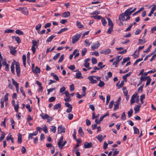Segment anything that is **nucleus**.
I'll return each mask as SVG.
<instances>
[{"label": "nucleus", "mask_w": 156, "mask_h": 156, "mask_svg": "<svg viewBox=\"0 0 156 156\" xmlns=\"http://www.w3.org/2000/svg\"><path fill=\"white\" fill-rule=\"evenodd\" d=\"M64 100L65 101L67 102L65 103L66 106L68 108L66 110V112L67 113H70L72 111V105L69 103L67 102H69L71 100L70 99V96H66L64 98Z\"/></svg>", "instance_id": "1"}, {"label": "nucleus", "mask_w": 156, "mask_h": 156, "mask_svg": "<svg viewBox=\"0 0 156 156\" xmlns=\"http://www.w3.org/2000/svg\"><path fill=\"white\" fill-rule=\"evenodd\" d=\"M137 96V94H135L132 95L131 99L130 104L131 105H132L135 102L137 103H139V97Z\"/></svg>", "instance_id": "2"}, {"label": "nucleus", "mask_w": 156, "mask_h": 156, "mask_svg": "<svg viewBox=\"0 0 156 156\" xmlns=\"http://www.w3.org/2000/svg\"><path fill=\"white\" fill-rule=\"evenodd\" d=\"M132 9V7L127 9L123 13H122L124 14V15L126 16V20H129L130 19V15L132 13L131 12V10Z\"/></svg>", "instance_id": "3"}, {"label": "nucleus", "mask_w": 156, "mask_h": 156, "mask_svg": "<svg viewBox=\"0 0 156 156\" xmlns=\"http://www.w3.org/2000/svg\"><path fill=\"white\" fill-rule=\"evenodd\" d=\"M81 34H76L75 35L72 37V42L73 44H75L76 42L78 41L79 39L80 36H81Z\"/></svg>", "instance_id": "4"}, {"label": "nucleus", "mask_w": 156, "mask_h": 156, "mask_svg": "<svg viewBox=\"0 0 156 156\" xmlns=\"http://www.w3.org/2000/svg\"><path fill=\"white\" fill-rule=\"evenodd\" d=\"M63 141V136H62L59 140V148L60 149L62 148L64 146L66 143V141L65 140L64 141L63 143H62Z\"/></svg>", "instance_id": "5"}, {"label": "nucleus", "mask_w": 156, "mask_h": 156, "mask_svg": "<svg viewBox=\"0 0 156 156\" xmlns=\"http://www.w3.org/2000/svg\"><path fill=\"white\" fill-rule=\"evenodd\" d=\"M16 69L17 76L20 77V67L19 64L17 62L16 64Z\"/></svg>", "instance_id": "6"}, {"label": "nucleus", "mask_w": 156, "mask_h": 156, "mask_svg": "<svg viewBox=\"0 0 156 156\" xmlns=\"http://www.w3.org/2000/svg\"><path fill=\"white\" fill-rule=\"evenodd\" d=\"M95 78V76H89L88 77V79L90 81V83L93 84L94 83H97V81L94 79Z\"/></svg>", "instance_id": "7"}, {"label": "nucleus", "mask_w": 156, "mask_h": 156, "mask_svg": "<svg viewBox=\"0 0 156 156\" xmlns=\"http://www.w3.org/2000/svg\"><path fill=\"white\" fill-rule=\"evenodd\" d=\"M126 16L122 13L119 16V19L121 23H122L123 21H126L128 20H126Z\"/></svg>", "instance_id": "8"}, {"label": "nucleus", "mask_w": 156, "mask_h": 156, "mask_svg": "<svg viewBox=\"0 0 156 156\" xmlns=\"http://www.w3.org/2000/svg\"><path fill=\"white\" fill-rule=\"evenodd\" d=\"M111 52V49L108 48L105 50H102L100 52V53L101 54H103L105 55H106L109 53Z\"/></svg>", "instance_id": "9"}, {"label": "nucleus", "mask_w": 156, "mask_h": 156, "mask_svg": "<svg viewBox=\"0 0 156 156\" xmlns=\"http://www.w3.org/2000/svg\"><path fill=\"white\" fill-rule=\"evenodd\" d=\"M141 106V104H140L138 105H136L134 107V109L135 113H138L140 111V108Z\"/></svg>", "instance_id": "10"}, {"label": "nucleus", "mask_w": 156, "mask_h": 156, "mask_svg": "<svg viewBox=\"0 0 156 156\" xmlns=\"http://www.w3.org/2000/svg\"><path fill=\"white\" fill-rule=\"evenodd\" d=\"M59 132H60V133H65L66 132L65 127L62 125L59 126Z\"/></svg>", "instance_id": "11"}, {"label": "nucleus", "mask_w": 156, "mask_h": 156, "mask_svg": "<svg viewBox=\"0 0 156 156\" xmlns=\"http://www.w3.org/2000/svg\"><path fill=\"white\" fill-rule=\"evenodd\" d=\"M84 146L85 148H90L92 147V143L91 142L87 143L86 142L84 144Z\"/></svg>", "instance_id": "12"}, {"label": "nucleus", "mask_w": 156, "mask_h": 156, "mask_svg": "<svg viewBox=\"0 0 156 156\" xmlns=\"http://www.w3.org/2000/svg\"><path fill=\"white\" fill-rule=\"evenodd\" d=\"M100 45V44L99 42H98L97 43L95 44L92 46L91 48L92 50H94L95 49L98 48Z\"/></svg>", "instance_id": "13"}, {"label": "nucleus", "mask_w": 156, "mask_h": 156, "mask_svg": "<svg viewBox=\"0 0 156 156\" xmlns=\"http://www.w3.org/2000/svg\"><path fill=\"white\" fill-rule=\"evenodd\" d=\"M62 16L63 17H67L70 16V12L69 11L65 12L62 14Z\"/></svg>", "instance_id": "14"}, {"label": "nucleus", "mask_w": 156, "mask_h": 156, "mask_svg": "<svg viewBox=\"0 0 156 156\" xmlns=\"http://www.w3.org/2000/svg\"><path fill=\"white\" fill-rule=\"evenodd\" d=\"M90 61V58H87L85 60V63L84 64V66L85 67L87 68L89 66V63L88 62Z\"/></svg>", "instance_id": "15"}, {"label": "nucleus", "mask_w": 156, "mask_h": 156, "mask_svg": "<svg viewBox=\"0 0 156 156\" xmlns=\"http://www.w3.org/2000/svg\"><path fill=\"white\" fill-rule=\"evenodd\" d=\"M32 71L34 73H39L40 72V69L37 66H36L35 68L32 69Z\"/></svg>", "instance_id": "16"}, {"label": "nucleus", "mask_w": 156, "mask_h": 156, "mask_svg": "<svg viewBox=\"0 0 156 156\" xmlns=\"http://www.w3.org/2000/svg\"><path fill=\"white\" fill-rule=\"evenodd\" d=\"M21 12L24 14L26 15H27L28 14V9L26 7L23 8Z\"/></svg>", "instance_id": "17"}, {"label": "nucleus", "mask_w": 156, "mask_h": 156, "mask_svg": "<svg viewBox=\"0 0 156 156\" xmlns=\"http://www.w3.org/2000/svg\"><path fill=\"white\" fill-rule=\"evenodd\" d=\"M76 25L79 28H82L84 27V26L78 21H77L76 22Z\"/></svg>", "instance_id": "18"}, {"label": "nucleus", "mask_w": 156, "mask_h": 156, "mask_svg": "<svg viewBox=\"0 0 156 156\" xmlns=\"http://www.w3.org/2000/svg\"><path fill=\"white\" fill-rule=\"evenodd\" d=\"M75 77L77 79H82L83 78V77L82 76L81 73L80 72L77 73H76Z\"/></svg>", "instance_id": "19"}, {"label": "nucleus", "mask_w": 156, "mask_h": 156, "mask_svg": "<svg viewBox=\"0 0 156 156\" xmlns=\"http://www.w3.org/2000/svg\"><path fill=\"white\" fill-rule=\"evenodd\" d=\"M14 65L15 63L14 62H12V63L11 66L10 67L11 72L13 74H15L14 66Z\"/></svg>", "instance_id": "20"}, {"label": "nucleus", "mask_w": 156, "mask_h": 156, "mask_svg": "<svg viewBox=\"0 0 156 156\" xmlns=\"http://www.w3.org/2000/svg\"><path fill=\"white\" fill-rule=\"evenodd\" d=\"M17 136L18 137V142L20 144L22 142L21 135L20 133H18Z\"/></svg>", "instance_id": "21"}, {"label": "nucleus", "mask_w": 156, "mask_h": 156, "mask_svg": "<svg viewBox=\"0 0 156 156\" xmlns=\"http://www.w3.org/2000/svg\"><path fill=\"white\" fill-rule=\"evenodd\" d=\"M19 102L17 101V102L16 104L14 106L15 110L16 112H18V110L19 108Z\"/></svg>", "instance_id": "22"}, {"label": "nucleus", "mask_w": 156, "mask_h": 156, "mask_svg": "<svg viewBox=\"0 0 156 156\" xmlns=\"http://www.w3.org/2000/svg\"><path fill=\"white\" fill-rule=\"evenodd\" d=\"M40 116L41 117V118L44 119H46L48 117V115L47 114H44V113H41L40 115Z\"/></svg>", "instance_id": "23"}, {"label": "nucleus", "mask_w": 156, "mask_h": 156, "mask_svg": "<svg viewBox=\"0 0 156 156\" xmlns=\"http://www.w3.org/2000/svg\"><path fill=\"white\" fill-rule=\"evenodd\" d=\"M131 73V72H129L128 73L122 76V78H123V80H126L127 79V78L130 75Z\"/></svg>", "instance_id": "24"}, {"label": "nucleus", "mask_w": 156, "mask_h": 156, "mask_svg": "<svg viewBox=\"0 0 156 156\" xmlns=\"http://www.w3.org/2000/svg\"><path fill=\"white\" fill-rule=\"evenodd\" d=\"M108 21V25L109 26H110V27H113V24L111 20V19L110 18H107Z\"/></svg>", "instance_id": "25"}, {"label": "nucleus", "mask_w": 156, "mask_h": 156, "mask_svg": "<svg viewBox=\"0 0 156 156\" xmlns=\"http://www.w3.org/2000/svg\"><path fill=\"white\" fill-rule=\"evenodd\" d=\"M16 34L20 35H23L24 34L23 31L20 30H17L15 31Z\"/></svg>", "instance_id": "26"}, {"label": "nucleus", "mask_w": 156, "mask_h": 156, "mask_svg": "<svg viewBox=\"0 0 156 156\" xmlns=\"http://www.w3.org/2000/svg\"><path fill=\"white\" fill-rule=\"evenodd\" d=\"M12 84L15 86L16 87H19V84L13 78H12Z\"/></svg>", "instance_id": "27"}, {"label": "nucleus", "mask_w": 156, "mask_h": 156, "mask_svg": "<svg viewBox=\"0 0 156 156\" xmlns=\"http://www.w3.org/2000/svg\"><path fill=\"white\" fill-rule=\"evenodd\" d=\"M105 84V83L104 82L102 81L101 80H100V83L98 86L101 87H102L104 86Z\"/></svg>", "instance_id": "28"}, {"label": "nucleus", "mask_w": 156, "mask_h": 156, "mask_svg": "<svg viewBox=\"0 0 156 156\" xmlns=\"http://www.w3.org/2000/svg\"><path fill=\"white\" fill-rule=\"evenodd\" d=\"M150 76H147L146 77L144 76V77H140V80H142V81H145L147 80L148 79L150 78Z\"/></svg>", "instance_id": "29"}, {"label": "nucleus", "mask_w": 156, "mask_h": 156, "mask_svg": "<svg viewBox=\"0 0 156 156\" xmlns=\"http://www.w3.org/2000/svg\"><path fill=\"white\" fill-rule=\"evenodd\" d=\"M133 128L134 131V133L139 134V131L138 129L135 126L133 127Z\"/></svg>", "instance_id": "30"}, {"label": "nucleus", "mask_w": 156, "mask_h": 156, "mask_svg": "<svg viewBox=\"0 0 156 156\" xmlns=\"http://www.w3.org/2000/svg\"><path fill=\"white\" fill-rule=\"evenodd\" d=\"M133 112V110L132 108H131L130 110L128 112V116L129 118H130L132 116Z\"/></svg>", "instance_id": "31"}, {"label": "nucleus", "mask_w": 156, "mask_h": 156, "mask_svg": "<svg viewBox=\"0 0 156 156\" xmlns=\"http://www.w3.org/2000/svg\"><path fill=\"white\" fill-rule=\"evenodd\" d=\"M55 37V36L54 35H51V36L49 37L47 39L46 41L47 42H49L51 41L52 39Z\"/></svg>", "instance_id": "32"}, {"label": "nucleus", "mask_w": 156, "mask_h": 156, "mask_svg": "<svg viewBox=\"0 0 156 156\" xmlns=\"http://www.w3.org/2000/svg\"><path fill=\"white\" fill-rule=\"evenodd\" d=\"M78 133L81 136H83L84 135L82 131V128L80 127H79V128Z\"/></svg>", "instance_id": "33"}, {"label": "nucleus", "mask_w": 156, "mask_h": 156, "mask_svg": "<svg viewBox=\"0 0 156 156\" xmlns=\"http://www.w3.org/2000/svg\"><path fill=\"white\" fill-rule=\"evenodd\" d=\"M87 51V49L86 48H84L82 50V56L84 55Z\"/></svg>", "instance_id": "34"}, {"label": "nucleus", "mask_w": 156, "mask_h": 156, "mask_svg": "<svg viewBox=\"0 0 156 156\" xmlns=\"http://www.w3.org/2000/svg\"><path fill=\"white\" fill-rule=\"evenodd\" d=\"M101 18L102 23L104 26H105L107 23L106 20L105 18Z\"/></svg>", "instance_id": "35"}, {"label": "nucleus", "mask_w": 156, "mask_h": 156, "mask_svg": "<svg viewBox=\"0 0 156 156\" xmlns=\"http://www.w3.org/2000/svg\"><path fill=\"white\" fill-rule=\"evenodd\" d=\"M9 94L8 93H6L4 97V98L3 99L5 101H7L8 99V96Z\"/></svg>", "instance_id": "36"}, {"label": "nucleus", "mask_w": 156, "mask_h": 156, "mask_svg": "<svg viewBox=\"0 0 156 156\" xmlns=\"http://www.w3.org/2000/svg\"><path fill=\"white\" fill-rule=\"evenodd\" d=\"M68 30V28H64L62 29H61L59 31V34H61L62 33L64 32L65 31L67 30Z\"/></svg>", "instance_id": "37"}, {"label": "nucleus", "mask_w": 156, "mask_h": 156, "mask_svg": "<svg viewBox=\"0 0 156 156\" xmlns=\"http://www.w3.org/2000/svg\"><path fill=\"white\" fill-rule=\"evenodd\" d=\"M14 31V30L12 29H6L5 30V33H12Z\"/></svg>", "instance_id": "38"}, {"label": "nucleus", "mask_w": 156, "mask_h": 156, "mask_svg": "<svg viewBox=\"0 0 156 156\" xmlns=\"http://www.w3.org/2000/svg\"><path fill=\"white\" fill-rule=\"evenodd\" d=\"M5 133H2L0 138V141H1L4 139L5 136Z\"/></svg>", "instance_id": "39"}, {"label": "nucleus", "mask_w": 156, "mask_h": 156, "mask_svg": "<svg viewBox=\"0 0 156 156\" xmlns=\"http://www.w3.org/2000/svg\"><path fill=\"white\" fill-rule=\"evenodd\" d=\"M121 118L122 120H125L126 119V115L125 112H123L122 114Z\"/></svg>", "instance_id": "40"}, {"label": "nucleus", "mask_w": 156, "mask_h": 156, "mask_svg": "<svg viewBox=\"0 0 156 156\" xmlns=\"http://www.w3.org/2000/svg\"><path fill=\"white\" fill-rule=\"evenodd\" d=\"M102 136L101 135L99 134L96 136V138L99 140L101 141L102 140Z\"/></svg>", "instance_id": "41"}, {"label": "nucleus", "mask_w": 156, "mask_h": 156, "mask_svg": "<svg viewBox=\"0 0 156 156\" xmlns=\"http://www.w3.org/2000/svg\"><path fill=\"white\" fill-rule=\"evenodd\" d=\"M84 42L86 44V46H89L90 44V42L88 40H86L84 41Z\"/></svg>", "instance_id": "42"}, {"label": "nucleus", "mask_w": 156, "mask_h": 156, "mask_svg": "<svg viewBox=\"0 0 156 156\" xmlns=\"http://www.w3.org/2000/svg\"><path fill=\"white\" fill-rule=\"evenodd\" d=\"M27 151V150L25 148V147H24L23 146L22 147L21 151L22 154H23L26 153V152Z\"/></svg>", "instance_id": "43"}, {"label": "nucleus", "mask_w": 156, "mask_h": 156, "mask_svg": "<svg viewBox=\"0 0 156 156\" xmlns=\"http://www.w3.org/2000/svg\"><path fill=\"white\" fill-rule=\"evenodd\" d=\"M4 101H5L4 100L3 98H1V100L0 102H1V108H3L4 107Z\"/></svg>", "instance_id": "44"}, {"label": "nucleus", "mask_w": 156, "mask_h": 156, "mask_svg": "<svg viewBox=\"0 0 156 156\" xmlns=\"http://www.w3.org/2000/svg\"><path fill=\"white\" fill-rule=\"evenodd\" d=\"M51 131L53 132L54 133H55L56 131V127L54 126H51Z\"/></svg>", "instance_id": "45"}, {"label": "nucleus", "mask_w": 156, "mask_h": 156, "mask_svg": "<svg viewBox=\"0 0 156 156\" xmlns=\"http://www.w3.org/2000/svg\"><path fill=\"white\" fill-rule=\"evenodd\" d=\"M91 17L95 19L98 20H100L102 18L100 16H91Z\"/></svg>", "instance_id": "46"}, {"label": "nucleus", "mask_w": 156, "mask_h": 156, "mask_svg": "<svg viewBox=\"0 0 156 156\" xmlns=\"http://www.w3.org/2000/svg\"><path fill=\"white\" fill-rule=\"evenodd\" d=\"M55 98L54 97H50L48 99V101L50 102H53L55 101Z\"/></svg>", "instance_id": "47"}, {"label": "nucleus", "mask_w": 156, "mask_h": 156, "mask_svg": "<svg viewBox=\"0 0 156 156\" xmlns=\"http://www.w3.org/2000/svg\"><path fill=\"white\" fill-rule=\"evenodd\" d=\"M51 75L56 80H58V76L56 75H55L54 73H52L51 74Z\"/></svg>", "instance_id": "48"}, {"label": "nucleus", "mask_w": 156, "mask_h": 156, "mask_svg": "<svg viewBox=\"0 0 156 156\" xmlns=\"http://www.w3.org/2000/svg\"><path fill=\"white\" fill-rule=\"evenodd\" d=\"M15 41H17V43L18 44L21 42V40L20 38L19 37H16L15 38Z\"/></svg>", "instance_id": "49"}, {"label": "nucleus", "mask_w": 156, "mask_h": 156, "mask_svg": "<svg viewBox=\"0 0 156 156\" xmlns=\"http://www.w3.org/2000/svg\"><path fill=\"white\" fill-rule=\"evenodd\" d=\"M143 60V59L142 58H140L139 59H137L135 62V63H134L133 65H136L138 62L142 61Z\"/></svg>", "instance_id": "50"}, {"label": "nucleus", "mask_w": 156, "mask_h": 156, "mask_svg": "<svg viewBox=\"0 0 156 156\" xmlns=\"http://www.w3.org/2000/svg\"><path fill=\"white\" fill-rule=\"evenodd\" d=\"M73 138L76 141H77L76 136V130L75 129L74 130V132H73Z\"/></svg>", "instance_id": "51"}, {"label": "nucleus", "mask_w": 156, "mask_h": 156, "mask_svg": "<svg viewBox=\"0 0 156 156\" xmlns=\"http://www.w3.org/2000/svg\"><path fill=\"white\" fill-rule=\"evenodd\" d=\"M129 59L130 58L129 57L124 58L122 63H125L127 61H129Z\"/></svg>", "instance_id": "52"}, {"label": "nucleus", "mask_w": 156, "mask_h": 156, "mask_svg": "<svg viewBox=\"0 0 156 156\" xmlns=\"http://www.w3.org/2000/svg\"><path fill=\"white\" fill-rule=\"evenodd\" d=\"M151 79L150 78H150H149V79H148L147 80V81L146 83V87L147 86H148V85H149L150 84V83L151 81Z\"/></svg>", "instance_id": "53"}, {"label": "nucleus", "mask_w": 156, "mask_h": 156, "mask_svg": "<svg viewBox=\"0 0 156 156\" xmlns=\"http://www.w3.org/2000/svg\"><path fill=\"white\" fill-rule=\"evenodd\" d=\"M119 60H116L115 62H114L113 64H112V65H115V67H117V65L119 64Z\"/></svg>", "instance_id": "54"}, {"label": "nucleus", "mask_w": 156, "mask_h": 156, "mask_svg": "<svg viewBox=\"0 0 156 156\" xmlns=\"http://www.w3.org/2000/svg\"><path fill=\"white\" fill-rule=\"evenodd\" d=\"M108 146V144L107 143L106 141L104 142V143L103 149L104 150L106 149L107 147Z\"/></svg>", "instance_id": "55"}, {"label": "nucleus", "mask_w": 156, "mask_h": 156, "mask_svg": "<svg viewBox=\"0 0 156 156\" xmlns=\"http://www.w3.org/2000/svg\"><path fill=\"white\" fill-rule=\"evenodd\" d=\"M100 13V11H95L93 12L90 13V15H97L99 14Z\"/></svg>", "instance_id": "56"}, {"label": "nucleus", "mask_w": 156, "mask_h": 156, "mask_svg": "<svg viewBox=\"0 0 156 156\" xmlns=\"http://www.w3.org/2000/svg\"><path fill=\"white\" fill-rule=\"evenodd\" d=\"M11 125H12V128L13 129H15V127H14V126H15L14 123H15V122L12 119H11Z\"/></svg>", "instance_id": "57"}, {"label": "nucleus", "mask_w": 156, "mask_h": 156, "mask_svg": "<svg viewBox=\"0 0 156 156\" xmlns=\"http://www.w3.org/2000/svg\"><path fill=\"white\" fill-rule=\"evenodd\" d=\"M113 27H110L107 31V33L108 34H110L113 30Z\"/></svg>", "instance_id": "58"}, {"label": "nucleus", "mask_w": 156, "mask_h": 156, "mask_svg": "<svg viewBox=\"0 0 156 156\" xmlns=\"http://www.w3.org/2000/svg\"><path fill=\"white\" fill-rule=\"evenodd\" d=\"M6 120V118H5L4 121L2 123L1 125L2 126H3L4 127H6L5 121Z\"/></svg>", "instance_id": "59"}, {"label": "nucleus", "mask_w": 156, "mask_h": 156, "mask_svg": "<svg viewBox=\"0 0 156 156\" xmlns=\"http://www.w3.org/2000/svg\"><path fill=\"white\" fill-rule=\"evenodd\" d=\"M32 43L33 44V46H36L37 45V43L35 40H33L32 41Z\"/></svg>", "instance_id": "60"}, {"label": "nucleus", "mask_w": 156, "mask_h": 156, "mask_svg": "<svg viewBox=\"0 0 156 156\" xmlns=\"http://www.w3.org/2000/svg\"><path fill=\"white\" fill-rule=\"evenodd\" d=\"M123 92L125 95H127V94L128 92L126 90V88L125 87H123Z\"/></svg>", "instance_id": "61"}, {"label": "nucleus", "mask_w": 156, "mask_h": 156, "mask_svg": "<svg viewBox=\"0 0 156 156\" xmlns=\"http://www.w3.org/2000/svg\"><path fill=\"white\" fill-rule=\"evenodd\" d=\"M12 138V135L10 133H9L8 136H7L6 140H11Z\"/></svg>", "instance_id": "62"}, {"label": "nucleus", "mask_w": 156, "mask_h": 156, "mask_svg": "<svg viewBox=\"0 0 156 156\" xmlns=\"http://www.w3.org/2000/svg\"><path fill=\"white\" fill-rule=\"evenodd\" d=\"M70 89L71 91H73L74 89V85L73 84H72L70 86Z\"/></svg>", "instance_id": "63"}, {"label": "nucleus", "mask_w": 156, "mask_h": 156, "mask_svg": "<svg viewBox=\"0 0 156 156\" xmlns=\"http://www.w3.org/2000/svg\"><path fill=\"white\" fill-rule=\"evenodd\" d=\"M92 62L93 64H95L97 62V59L94 58H92Z\"/></svg>", "instance_id": "64"}]
</instances>
